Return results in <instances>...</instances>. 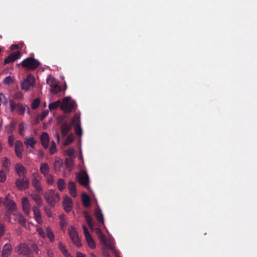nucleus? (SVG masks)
I'll return each mask as SVG.
<instances>
[{"label": "nucleus", "instance_id": "obj_1", "mask_svg": "<svg viewBox=\"0 0 257 257\" xmlns=\"http://www.w3.org/2000/svg\"><path fill=\"white\" fill-rule=\"evenodd\" d=\"M44 198L47 203L52 207L60 199L58 192L52 189L49 190L45 193Z\"/></svg>", "mask_w": 257, "mask_h": 257}, {"label": "nucleus", "instance_id": "obj_2", "mask_svg": "<svg viewBox=\"0 0 257 257\" xmlns=\"http://www.w3.org/2000/svg\"><path fill=\"white\" fill-rule=\"evenodd\" d=\"M21 65L24 68L29 70H35L40 65V62L34 57H30L24 59L21 63L18 64Z\"/></svg>", "mask_w": 257, "mask_h": 257}, {"label": "nucleus", "instance_id": "obj_3", "mask_svg": "<svg viewBox=\"0 0 257 257\" xmlns=\"http://www.w3.org/2000/svg\"><path fill=\"white\" fill-rule=\"evenodd\" d=\"M76 107V102L72 100L70 97H66L61 102V109L65 112H71Z\"/></svg>", "mask_w": 257, "mask_h": 257}, {"label": "nucleus", "instance_id": "obj_4", "mask_svg": "<svg viewBox=\"0 0 257 257\" xmlns=\"http://www.w3.org/2000/svg\"><path fill=\"white\" fill-rule=\"evenodd\" d=\"M16 251L19 255L25 257H34L33 251L28 244L25 242L20 243L16 247Z\"/></svg>", "mask_w": 257, "mask_h": 257}, {"label": "nucleus", "instance_id": "obj_5", "mask_svg": "<svg viewBox=\"0 0 257 257\" xmlns=\"http://www.w3.org/2000/svg\"><path fill=\"white\" fill-rule=\"evenodd\" d=\"M9 103L11 112L16 111L20 115H23L26 111V108H27L29 111V107L27 105H24L20 103H17L13 99L9 100Z\"/></svg>", "mask_w": 257, "mask_h": 257}, {"label": "nucleus", "instance_id": "obj_6", "mask_svg": "<svg viewBox=\"0 0 257 257\" xmlns=\"http://www.w3.org/2000/svg\"><path fill=\"white\" fill-rule=\"evenodd\" d=\"M32 176V184L35 191L38 193H43V189L41 183L42 177L37 172L33 173Z\"/></svg>", "mask_w": 257, "mask_h": 257}, {"label": "nucleus", "instance_id": "obj_7", "mask_svg": "<svg viewBox=\"0 0 257 257\" xmlns=\"http://www.w3.org/2000/svg\"><path fill=\"white\" fill-rule=\"evenodd\" d=\"M35 79L33 75H28L27 78L21 83V88L25 91L29 90L34 86Z\"/></svg>", "mask_w": 257, "mask_h": 257}, {"label": "nucleus", "instance_id": "obj_8", "mask_svg": "<svg viewBox=\"0 0 257 257\" xmlns=\"http://www.w3.org/2000/svg\"><path fill=\"white\" fill-rule=\"evenodd\" d=\"M68 232L73 242L77 246L80 247L81 243L76 228L74 226H71L68 229Z\"/></svg>", "mask_w": 257, "mask_h": 257}, {"label": "nucleus", "instance_id": "obj_9", "mask_svg": "<svg viewBox=\"0 0 257 257\" xmlns=\"http://www.w3.org/2000/svg\"><path fill=\"white\" fill-rule=\"evenodd\" d=\"M71 123L73 126H75V133L78 136H80L82 134V131L80 125V116L76 114L71 119Z\"/></svg>", "mask_w": 257, "mask_h": 257}, {"label": "nucleus", "instance_id": "obj_10", "mask_svg": "<svg viewBox=\"0 0 257 257\" xmlns=\"http://www.w3.org/2000/svg\"><path fill=\"white\" fill-rule=\"evenodd\" d=\"M29 180L26 176L20 177L16 180V185L19 190H23L27 189L29 186Z\"/></svg>", "mask_w": 257, "mask_h": 257}, {"label": "nucleus", "instance_id": "obj_11", "mask_svg": "<svg viewBox=\"0 0 257 257\" xmlns=\"http://www.w3.org/2000/svg\"><path fill=\"white\" fill-rule=\"evenodd\" d=\"M77 179L79 183L84 186L89 184V177L87 173L85 171L81 172L77 175Z\"/></svg>", "mask_w": 257, "mask_h": 257}, {"label": "nucleus", "instance_id": "obj_12", "mask_svg": "<svg viewBox=\"0 0 257 257\" xmlns=\"http://www.w3.org/2000/svg\"><path fill=\"white\" fill-rule=\"evenodd\" d=\"M21 53L20 51H17L11 54L7 58L4 60V64L5 65L13 63L16 60L19 59L21 57Z\"/></svg>", "mask_w": 257, "mask_h": 257}, {"label": "nucleus", "instance_id": "obj_13", "mask_svg": "<svg viewBox=\"0 0 257 257\" xmlns=\"http://www.w3.org/2000/svg\"><path fill=\"white\" fill-rule=\"evenodd\" d=\"M23 147V144L21 141L17 140L16 141L15 144V152L16 156L20 159L22 158Z\"/></svg>", "mask_w": 257, "mask_h": 257}, {"label": "nucleus", "instance_id": "obj_14", "mask_svg": "<svg viewBox=\"0 0 257 257\" xmlns=\"http://www.w3.org/2000/svg\"><path fill=\"white\" fill-rule=\"evenodd\" d=\"M13 247L10 243H7L3 246L2 255V257H10L12 254Z\"/></svg>", "mask_w": 257, "mask_h": 257}, {"label": "nucleus", "instance_id": "obj_15", "mask_svg": "<svg viewBox=\"0 0 257 257\" xmlns=\"http://www.w3.org/2000/svg\"><path fill=\"white\" fill-rule=\"evenodd\" d=\"M23 209L26 215H29L30 213L29 200L27 197H23L22 200Z\"/></svg>", "mask_w": 257, "mask_h": 257}, {"label": "nucleus", "instance_id": "obj_16", "mask_svg": "<svg viewBox=\"0 0 257 257\" xmlns=\"http://www.w3.org/2000/svg\"><path fill=\"white\" fill-rule=\"evenodd\" d=\"M73 125L72 123H68L67 122H63L61 123V131L63 137H65L71 130Z\"/></svg>", "mask_w": 257, "mask_h": 257}, {"label": "nucleus", "instance_id": "obj_17", "mask_svg": "<svg viewBox=\"0 0 257 257\" xmlns=\"http://www.w3.org/2000/svg\"><path fill=\"white\" fill-rule=\"evenodd\" d=\"M15 170L20 177L26 176L27 170L21 163H17L16 164Z\"/></svg>", "mask_w": 257, "mask_h": 257}, {"label": "nucleus", "instance_id": "obj_18", "mask_svg": "<svg viewBox=\"0 0 257 257\" xmlns=\"http://www.w3.org/2000/svg\"><path fill=\"white\" fill-rule=\"evenodd\" d=\"M63 206L66 212H70L72 207V199L68 196L65 197L63 200Z\"/></svg>", "mask_w": 257, "mask_h": 257}, {"label": "nucleus", "instance_id": "obj_19", "mask_svg": "<svg viewBox=\"0 0 257 257\" xmlns=\"http://www.w3.org/2000/svg\"><path fill=\"white\" fill-rule=\"evenodd\" d=\"M33 211L34 212L35 218L37 222L39 224H42L43 221L41 218L40 210L39 208L36 206H34L33 207Z\"/></svg>", "mask_w": 257, "mask_h": 257}, {"label": "nucleus", "instance_id": "obj_20", "mask_svg": "<svg viewBox=\"0 0 257 257\" xmlns=\"http://www.w3.org/2000/svg\"><path fill=\"white\" fill-rule=\"evenodd\" d=\"M41 141L42 145L45 148H47L49 146V138L47 133L43 132L41 136Z\"/></svg>", "mask_w": 257, "mask_h": 257}, {"label": "nucleus", "instance_id": "obj_21", "mask_svg": "<svg viewBox=\"0 0 257 257\" xmlns=\"http://www.w3.org/2000/svg\"><path fill=\"white\" fill-rule=\"evenodd\" d=\"M94 215H95V216L98 222L99 223H102V224H104L103 215L101 212V210L99 207H98L95 210Z\"/></svg>", "mask_w": 257, "mask_h": 257}, {"label": "nucleus", "instance_id": "obj_22", "mask_svg": "<svg viewBox=\"0 0 257 257\" xmlns=\"http://www.w3.org/2000/svg\"><path fill=\"white\" fill-rule=\"evenodd\" d=\"M40 193H34L31 194V196L34 200L35 203L39 206H42L43 203V200L39 195Z\"/></svg>", "mask_w": 257, "mask_h": 257}, {"label": "nucleus", "instance_id": "obj_23", "mask_svg": "<svg viewBox=\"0 0 257 257\" xmlns=\"http://www.w3.org/2000/svg\"><path fill=\"white\" fill-rule=\"evenodd\" d=\"M68 189L69 190L70 194L73 197H75L76 196V184L74 182L70 181L69 182Z\"/></svg>", "mask_w": 257, "mask_h": 257}, {"label": "nucleus", "instance_id": "obj_24", "mask_svg": "<svg viewBox=\"0 0 257 257\" xmlns=\"http://www.w3.org/2000/svg\"><path fill=\"white\" fill-rule=\"evenodd\" d=\"M49 166L46 163H42L40 165V170L44 176L49 174Z\"/></svg>", "mask_w": 257, "mask_h": 257}, {"label": "nucleus", "instance_id": "obj_25", "mask_svg": "<svg viewBox=\"0 0 257 257\" xmlns=\"http://www.w3.org/2000/svg\"><path fill=\"white\" fill-rule=\"evenodd\" d=\"M83 216L85 219L89 227L92 229L93 228V224L92 223V218L90 215L89 213L87 211H84L83 212Z\"/></svg>", "mask_w": 257, "mask_h": 257}, {"label": "nucleus", "instance_id": "obj_26", "mask_svg": "<svg viewBox=\"0 0 257 257\" xmlns=\"http://www.w3.org/2000/svg\"><path fill=\"white\" fill-rule=\"evenodd\" d=\"M25 141L24 142V144L28 148L30 147L32 148H34V146L37 143V142L34 139V137H30L29 138H25Z\"/></svg>", "mask_w": 257, "mask_h": 257}, {"label": "nucleus", "instance_id": "obj_27", "mask_svg": "<svg viewBox=\"0 0 257 257\" xmlns=\"http://www.w3.org/2000/svg\"><path fill=\"white\" fill-rule=\"evenodd\" d=\"M82 200L84 207H87L90 203V199L89 196L85 193L82 194Z\"/></svg>", "mask_w": 257, "mask_h": 257}, {"label": "nucleus", "instance_id": "obj_28", "mask_svg": "<svg viewBox=\"0 0 257 257\" xmlns=\"http://www.w3.org/2000/svg\"><path fill=\"white\" fill-rule=\"evenodd\" d=\"M96 233H97L100 241L104 244L106 243V239L105 235L101 231L100 229L97 228L96 229Z\"/></svg>", "mask_w": 257, "mask_h": 257}, {"label": "nucleus", "instance_id": "obj_29", "mask_svg": "<svg viewBox=\"0 0 257 257\" xmlns=\"http://www.w3.org/2000/svg\"><path fill=\"white\" fill-rule=\"evenodd\" d=\"M46 232L47 236L49 238L50 241L52 242H53L55 240V237L50 227L47 226L46 227Z\"/></svg>", "mask_w": 257, "mask_h": 257}, {"label": "nucleus", "instance_id": "obj_30", "mask_svg": "<svg viewBox=\"0 0 257 257\" xmlns=\"http://www.w3.org/2000/svg\"><path fill=\"white\" fill-rule=\"evenodd\" d=\"M65 165L67 168L71 171L74 166L73 159L72 158H66L65 159Z\"/></svg>", "mask_w": 257, "mask_h": 257}, {"label": "nucleus", "instance_id": "obj_31", "mask_svg": "<svg viewBox=\"0 0 257 257\" xmlns=\"http://www.w3.org/2000/svg\"><path fill=\"white\" fill-rule=\"evenodd\" d=\"M85 238L88 246L91 248H94L95 247V243L91 235L86 236Z\"/></svg>", "mask_w": 257, "mask_h": 257}, {"label": "nucleus", "instance_id": "obj_32", "mask_svg": "<svg viewBox=\"0 0 257 257\" xmlns=\"http://www.w3.org/2000/svg\"><path fill=\"white\" fill-rule=\"evenodd\" d=\"M61 102L60 100H58L55 102L51 103L49 105V108L50 110L55 109L58 107H61Z\"/></svg>", "mask_w": 257, "mask_h": 257}, {"label": "nucleus", "instance_id": "obj_33", "mask_svg": "<svg viewBox=\"0 0 257 257\" xmlns=\"http://www.w3.org/2000/svg\"><path fill=\"white\" fill-rule=\"evenodd\" d=\"M7 207L9 210L14 211L16 209V204L13 201L10 200L7 203Z\"/></svg>", "mask_w": 257, "mask_h": 257}, {"label": "nucleus", "instance_id": "obj_34", "mask_svg": "<svg viewBox=\"0 0 257 257\" xmlns=\"http://www.w3.org/2000/svg\"><path fill=\"white\" fill-rule=\"evenodd\" d=\"M57 186L60 191H63L65 188V181L63 179H59L57 181Z\"/></svg>", "mask_w": 257, "mask_h": 257}, {"label": "nucleus", "instance_id": "obj_35", "mask_svg": "<svg viewBox=\"0 0 257 257\" xmlns=\"http://www.w3.org/2000/svg\"><path fill=\"white\" fill-rule=\"evenodd\" d=\"M3 166L7 169H9L11 166L10 160L6 157L3 158Z\"/></svg>", "mask_w": 257, "mask_h": 257}, {"label": "nucleus", "instance_id": "obj_36", "mask_svg": "<svg viewBox=\"0 0 257 257\" xmlns=\"http://www.w3.org/2000/svg\"><path fill=\"white\" fill-rule=\"evenodd\" d=\"M61 90V87L57 84L54 85L51 87V91L55 94H57Z\"/></svg>", "mask_w": 257, "mask_h": 257}, {"label": "nucleus", "instance_id": "obj_37", "mask_svg": "<svg viewBox=\"0 0 257 257\" xmlns=\"http://www.w3.org/2000/svg\"><path fill=\"white\" fill-rule=\"evenodd\" d=\"M17 219L18 220L19 223L23 226H26V219L22 214H19L17 216Z\"/></svg>", "mask_w": 257, "mask_h": 257}, {"label": "nucleus", "instance_id": "obj_38", "mask_svg": "<svg viewBox=\"0 0 257 257\" xmlns=\"http://www.w3.org/2000/svg\"><path fill=\"white\" fill-rule=\"evenodd\" d=\"M57 151L56 145L54 141H52L51 146L49 149V153L50 154H54Z\"/></svg>", "mask_w": 257, "mask_h": 257}, {"label": "nucleus", "instance_id": "obj_39", "mask_svg": "<svg viewBox=\"0 0 257 257\" xmlns=\"http://www.w3.org/2000/svg\"><path fill=\"white\" fill-rule=\"evenodd\" d=\"M74 135L73 134H70L66 139L64 144L65 145H68L70 144L74 140Z\"/></svg>", "mask_w": 257, "mask_h": 257}, {"label": "nucleus", "instance_id": "obj_40", "mask_svg": "<svg viewBox=\"0 0 257 257\" xmlns=\"http://www.w3.org/2000/svg\"><path fill=\"white\" fill-rule=\"evenodd\" d=\"M59 248L61 251V252L65 255L66 254H67L69 252L68 250L66 249L65 246L62 243L60 242L59 243Z\"/></svg>", "mask_w": 257, "mask_h": 257}, {"label": "nucleus", "instance_id": "obj_41", "mask_svg": "<svg viewBox=\"0 0 257 257\" xmlns=\"http://www.w3.org/2000/svg\"><path fill=\"white\" fill-rule=\"evenodd\" d=\"M40 100L39 98L35 99L32 104V108L33 109H37L40 105Z\"/></svg>", "mask_w": 257, "mask_h": 257}, {"label": "nucleus", "instance_id": "obj_42", "mask_svg": "<svg viewBox=\"0 0 257 257\" xmlns=\"http://www.w3.org/2000/svg\"><path fill=\"white\" fill-rule=\"evenodd\" d=\"M46 179L47 183L49 185H52L54 183L53 177L51 174H48L47 175L44 176Z\"/></svg>", "mask_w": 257, "mask_h": 257}, {"label": "nucleus", "instance_id": "obj_43", "mask_svg": "<svg viewBox=\"0 0 257 257\" xmlns=\"http://www.w3.org/2000/svg\"><path fill=\"white\" fill-rule=\"evenodd\" d=\"M60 219V225L62 228H64L66 226L67 224V221L65 219L64 216L63 215H61L59 216Z\"/></svg>", "mask_w": 257, "mask_h": 257}, {"label": "nucleus", "instance_id": "obj_44", "mask_svg": "<svg viewBox=\"0 0 257 257\" xmlns=\"http://www.w3.org/2000/svg\"><path fill=\"white\" fill-rule=\"evenodd\" d=\"M47 83L51 87L54 85L57 84L56 80L53 77H49L46 80Z\"/></svg>", "mask_w": 257, "mask_h": 257}, {"label": "nucleus", "instance_id": "obj_45", "mask_svg": "<svg viewBox=\"0 0 257 257\" xmlns=\"http://www.w3.org/2000/svg\"><path fill=\"white\" fill-rule=\"evenodd\" d=\"M104 244L105 245V248H107L111 250L116 255H117L116 251L111 243H107L106 242V243H104Z\"/></svg>", "mask_w": 257, "mask_h": 257}, {"label": "nucleus", "instance_id": "obj_46", "mask_svg": "<svg viewBox=\"0 0 257 257\" xmlns=\"http://www.w3.org/2000/svg\"><path fill=\"white\" fill-rule=\"evenodd\" d=\"M39 235L42 238H45L46 237V234L43 229L41 227H37L36 229Z\"/></svg>", "mask_w": 257, "mask_h": 257}, {"label": "nucleus", "instance_id": "obj_47", "mask_svg": "<svg viewBox=\"0 0 257 257\" xmlns=\"http://www.w3.org/2000/svg\"><path fill=\"white\" fill-rule=\"evenodd\" d=\"M14 81L12 79V78L9 76L6 77L4 80H3V83L4 84H11L13 83Z\"/></svg>", "mask_w": 257, "mask_h": 257}, {"label": "nucleus", "instance_id": "obj_48", "mask_svg": "<svg viewBox=\"0 0 257 257\" xmlns=\"http://www.w3.org/2000/svg\"><path fill=\"white\" fill-rule=\"evenodd\" d=\"M6 225L0 222V238L4 235L6 231Z\"/></svg>", "mask_w": 257, "mask_h": 257}, {"label": "nucleus", "instance_id": "obj_49", "mask_svg": "<svg viewBox=\"0 0 257 257\" xmlns=\"http://www.w3.org/2000/svg\"><path fill=\"white\" fill-rule=\"evenodd\" d=\"M66 154L69 157H70L69 158H71L72 157H73V158H75V157L74 156V150L73 148H69L66 151Z\"/></svg>", "mask_w": 257, "mask_h": 257}, {"label": "nucleus", "instance_id": "obj_50", "mask_svg": "<svg viewBox=\"0 0 257 257\" xmlns=\"http://www.w3.org/2000/svg\"><path fill=\"white\" fill-rule=\"evenodd\" d=\"M15 126V122H12L9 125H7L6 126V128L7 129L8 132L12 133L13 132V131L14 130Z\"/></svg>", "mask_w": 257, "mask_h": 257}, {"label": "nucleus", "instance_id": "obj_51", "mask_svg": "<svg viewBox=\"0 0 257 257\" xmlns=\"http://www.w3.org/2000/svg\"><path fill=\"white\" fill-rule=\"evenodd\" d=\"M6 178L7 177L5 172L3 170L0 171V182L2 183L4 182L6 180Z\"/></svg>", "mask_w": 257, "mask_h": 257}, {"label": "nucleus", "instance_id": "obj_52", "mask_svg": "<svg viewBox=\"0 0 257 257\" xmlns=\"http://www.w3.org/2000/svg\"><path fill=\"white\" fill-rule=\"evenodd\" d=\"M24 125L23 123H20L19 125V133L20 135L22 136H24Z\"/></svg>", "mask_w": 257, "mask_h": 257}, {"label": "nucleus", "instance_id": "obj_53", "mask_svg": "<svg viewBox=\"0 0 257 257\" xmlns=\"http://www.w3.org/2000/svg\"><path fill=\"white\" fill-rule=\"evenodd\" d=\"M49 111L47 110H44L39 116V118L41 120L44 119L48 114Z\"/></svg>", "mask_w": 257, "mask_h": 257}, {"label": "nucleus", "instance_id": "obj_54", "mask_svg": "<svg viewBox=\"0 0 257 257\" xmlns=\"http://www.w3.org/2000/svg\"><path fill=\"white\" fill-rule=\"evenodd\" d=\"M14 98L15 99L20 100L23 98V94L21 92H17L15 93L14 95Z\"/></svg>", "mask_w": 257, "mask_h": 257}, {"label": "nucleus", "instance_id": "obj_55", "mask_svg": "<svg viewBox=\"0 0 257 257\" xmlns=\"http://www.w3.org/2000/svg\"><path fill=\"white\" fill-rule=\"evenodd\" d=\"M82 228H83L85 237H86V236H89L91 235L88 231V228H87V227L85 225H83Z\"/></svg>", "mask_w": 257, "mask_h": 257}, {"label": "nucleus", "instance_id": "obj_56", "mask_svg": "<svg viewBox=\"0 0 257 257\" xmlns=\"http://www.w3.org/2000/svg\"><path fill=\"white\" fill-rule=\"evenodd\" d=\"M31 247L34 252H35L37 254H38L39 249H38V247L36 244H35V243L32 244L31 245Z\"/></svg>", "mask_w": 257, "mask_h": 257}, {"label": "nucleus", "instance_id": "obj_57", "mask_svg": "<svg viewBox=\"0 0 257 257\" xmlns=\"http://www.w3.org/2000/svg\"><path fill=\"white\" fill-rule=\"evenodd\" d=\"M14 138L13 136H10L9 137L8 143L11 146H13L14 144Z\"/></svg>", "mask_w": 257, "mask_h": 257}, {"label": "nucleus", "instance_id": "obj_58", "mask_svg": "<svg viewBox=\"0 0 257 257\" xmlns=\"http://www.w3.org/2000/svg\"><path fill=\"white\" fill-rule=\"evenodd\" d=\"M102 254L105 257H111L109 252L106 249L105 247H104L102 249Z\"/></svg>", "mask_w": 257, "mask_h": 257}, {"label": "nucleus", "instance_id": "obj_59", "mask_svg": "<svg viewBox=\"0 0 257 257\" xmlns=\"http://www.w3.org/2000/svg\"><path fill=\"white\" fill-rule=\"evenodd\" d=\"M38 156L39 158H43L44 157V153L42 150H39Z\"/></svg>", "mask_w": 257, "mask_h": 257}, {"label": "nucleus", "instance_id": "obj_60", "mask_svg": "<svg viewBox=\"0 0 257 257\" xmlns=\"http://www.w3.org/2000/svg\"><path fill=\"white\" fill-rule=\"evenodd\" d=\"M11 48L12 50H14L16 49H18L19 48V46L18 44H13L11 45Z\"/></svg>", "mask_w": 257, "mask_h": 257}, {"label": "nucleus", "instance_id": "obj_61", "mask_svg": "<svg viewBox=\"0 0 257 257\" xmlns=\"http://www.w3.org/2000/svg\"><path fill=\"white\" fill-rule=\"evenodd\" d=\"M76 257H86L85 254L82 253L81 252L77 251L76 252Z\"/></svg>", "mask_w": 257, "mask_h": 257}, {"label": "nucleus", "instance_id": "obj_62", "mask_svg": "<svg viewBox=\"0 0 257 257\" xmlns=\"http://www.w3.org/2000/svg\"><path fill=\"white\" fill-rule=\"evenodd\" d=\"M45 210L48 216L51 217L52 215V213L51 212V211L48 210L46 207L45 208Z\"/></svg>", "mask_w": 257, "mask_h": 257}, {"label": "nucleus", "instance_id": "obj_63", "mask_svg": "<svg viewBox=\"0 0 257 257\" xmlns=\"http://www.w3.org/2000/svg\"><path fill=\"white\" fill-rule=\"evenodd\" d=\"M56 137L58 143H59V142H60V136H59L58 133H56Z\"/></svg>", "mask_w": 257, "mask_h": 257}, {"label": "nucleus", "instance_id": "obj_64", "mask_svg": "<svg viewBox=\"0 0 257 257\" xmlns=\"http://www.w3.org/2000/svg\"><path fill=\"white\" fill-rule=\"evenodd\" d=\"M66 257H73V256L71 255V254L70 253H68L67 254H66L65 255Z\"/></svg>", "mask_w": 257, "mask_h": 257}]
</instances>
